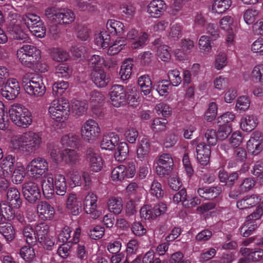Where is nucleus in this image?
Segmentation results:
<instances>
[{
    "label": "nucleus",
    "mask_w": 263,
    "mask_h": 263,
    "mask_svg": "<svg viewBox=\"0 0 263 263\" xmlns=\"http://www.w3.org/2000/svg\"><path fill=\"white\" fill-rule=\"evenodd\" d=\"M43 193L47 199H51L54 191L57 195H64L67 190V183L65 176L60 173L53 175L50 173L44 177L41 182Z\"/></svg>",
    "instance_id": "1"
},
{
    "label": "nucleus",
    "mask_w": 263,
    "mask_h": 263,
    "mask_svg": "<svg viewBox=\"0 0 263 263\" xmlns=\"http://www.w3.org/2000/svg\"><path fill=\"white\" fill-rule=\"evenodd\" d=\"M48 111L53 120L59 123L64 122L70 115L69 103L65 98L55 99L49 104Z\"/></svg>",
    "instance_id": "2"
},
{
    "label": "nucleus",
    "mask_w": 263,
    "mask_h": 263,
    "mask_svg": "<svg viewBox=\"0 0 263 263\" xmlns=\"http://www.w3.org/2000/svg\"><path fill=\"white\" fill-rule=\"evenodd\" d=\"M9 117L16 126L27 128L32 123V116L29 109L20 104H13L9 109Z\"/></svg>",
    "instance_id": "3"
},
{
    "label": "nucleus",
    "mask_w": 263,
    "mask_h": 263,
    "mask_svg": "<svg viewBox=\"0 0 263 263\" xmlns=\"http://www.w3.org/2000/svg\"><path fill=\"white\" fill-rule=\"evenodd\" d=\"M22 85L25 92L30 96L42 97L46 92V87L43 78L32 77L30 73L26 74L22 78Z\"/></svg>",
    "instance_id": "4"
},
{
    "label": "nucleus",
    "mask_w": 263,
    "mask_h": 263,
    "mask_svg": "<svg viewBox=\"0 0 263 263\" xmlns=\"http://www.w3.org/2000/svg\"><path fill=\"white\" fill-rule=\"evenodd\" d=\"M17 57L24 66L31 68L41 58V51L31 45H24L17 51Z\"/></svg>",
    "instance_id": "5"
},
{
    "label": "nucleus",
    "mask_w": 263,
    "mask_h": 263,
    "mask_svg": "<svg viewBox=\"0 0 263 263\" xmlns=\"http://www.w3.org/2000/svg\"><path fill=\"white\" fill-rule=\"evenodd\" d=\"M45 15L51 22L60 24H69L75 19L74 13L71 10L56 7L46 9Z\"/></svg>",
    "instance_id": "6"
},
{
    "label": "nucleus",
    "mask_w": 263,
    "mask_h": 263,
    "mask_svg": "<svg viewBox=\"0 0 263 263\" xmlns=\"http://www.w3.org/2000/svg\"><path fill=\"white\" fill-rule=\"evenodd\" d=\"M26 170L30 177L38 179L48 171L49 164L45 158L37 157L27 164Z\"/></svg>",
    "instance_id": "7"
},
{
    "label": "nucleus",
    "mask_w": 263,
    "mask_h": 263,
    "mask_svg": "<svg viewBox=\"0 0 263 263\" xmlns=\"http://www.w3.org/2000/svg\"><path fill=\"white\" fill-rule=\"evenodd\" d=\"M101 128L98 122L93 119H88L82 125L81 135L82 139L88 142H93L99 137Z\"/></svg>",
    "instance_id": "8"
},
{
    "label": "nucleus",
    "mask_w": 263,
    "mask_h": 263,
    "mask_svg": "<svg viewBox=\"0 0 263 263\" xmlns=\"http://www.w3.org/2000/svg\"><path fill=\"white\" fill-rule=\"evenodd\" d=\"M135 174V165L133 162H131L127 166L120 165L115 167L111 172V178L115 181H121L126 178H133Z\"/></svg>",
    "instance_id": "9"
},
{
    "label": "nucleus",
    "mask_w": 263,
    "mask_h": 263,
    "mask_svg": "<svg viewBox=\"0 0 263 263\" xmlns=\"http://www.w3.org/2000/svg\"><path fill=\"white\" fill-rule=\"evenodd\" d=\"M26 141V154L35 152L41 146L42 143V134L33 131L24 133Z\"/></svg>",
    "instance_id": "10"
},
{
    "label": "nucleus",
    "mask_w": 263,
    "mask_h": 263,
    "mask_svg": "<svg viewBox=\"0 0 263 263\" xmlns=\"http://www.w3.org/2000/svg\"><path fill=\"white\" fill-rule=\"evenodd\" d=\"M123 86L121 85H115L111 89L109 93L110 102L112 105L116 107H119L126 104L127 100V93Z\"/></svg>",
    "instance_id": "11"
},
{
    "label": "nucleus",
    "mask_w": 263,
    "mask_h": 263,
    "mask_svg": "<svg viewBox=\"0 0 263 263\" xmlns=\"http://www.w3.org/2000/svg\"><path fill=\"white\" fill-rule=\"evenodd\" d=\"M173 164V160L171 156L168 154H163L157 160L156 173L159 176L167 175L172 170Z\"/></svg>",
    "instance_id": "12"
},
{
    "label": "nucleus",
    "mask_w": 263,
    "mask_h": 263,
    "mask_svg": "<svg viewBox=\"0 0 263 263\" xmlns=\"http://www.w3.org/2000/svg\"><path fill=\"white\" fill-rule=\"evenodd\" d=\"M247 148L252 155L256 156L263 149V139L262 134L255 131L251 134L250 139L247 142Z\"/></svg>",
    "instance_id": "13"
},
{
    "label": "nucleus",
    "mask_w": 263,
    "mask_h": 263,
    "mask_svg": "<svg viewBox=\"0 0 263 263\" xmlns=\"http://www.w3.org/2000/svg\"><path fill=\"white\" fill-rule=\"evenodd\" d=\"M23 193L25 199L30 203H34L41 197V191L38 184L29 181L23 185Z\"/></svg>",
    "instance_id": "14"
},
{
    "label": "nucleus",
    "mask_w": 263,
    "mask_h": 263,
    "mask_svg": "<svg viewBox=\"0 0 263 263\" xmlns=\"http://www.w3.org/2000/svg\"><path fill=\"white\" fill-rule=\"evenodd\" d=\"M20 87L17 80L12 78L7 80L1 89L3 97L9 100L14 99L19 94Z\"/></svg>",
    "instance_id": "15"
},
{
    "label": "nucleus",
    "mask_w": 263,
    "mask_h": 263,
    "mask_svg": "<svg viewBox=\"0 0 263 263\" xmlns=\"http://www.w3.org/2000/svg\"><path fill=\"white\" fill-rule=\"evenodd\" d=\"M97 197L93 193H89L83 201L84 209L93 219H97L101 215V212L96 210Z\"/></svg>",
    "instance_id": "16"
},
{
    "label": "nucleus",
    "mask_w": 263,
    "mask_h": 263,
    "mask_svg": "<svg viewBox=\"0 0 263 263\" xmlns=\"http://www.w3.org/2000/svg\"><path fill=\"white\" fill-rule=\"evenodd\" d=\"M86 158L93 172H98L102 168V158L96 150L91 148H88L86 153Z\"/></svg>",
    "instance_id": "17"
},
{
    "label": "nucleus",
    "mask_w": 263,
    "mask_h": 263,
    "mask_svg": "<svg viewBox=\"0 0 263 263\" xmlns=\"http://www.w3.org/2000/svg\"><path fill=\"white\" fill-rule=\"evenodd\" d=\"M7 29L14 40L20 41L22 42H29L30 40L29 37L17 22H11L8 25Z\"/></svg>",
    "instance_id": "18"
},
{
    "label": "nucleus",
    "mask_w": 263,
    "mask_h": 263,
    "mask_svg": "<svg viewBox=\"0 0 263 263\" xmlns=\"http://www.w3.org/2000/svg\"><path fill=\"white\" fill-rule=\"evenodd\" d=\"M166 9V5L163 0H153L147 6L146 11L153 17H158L162 15Z\"/></svg>",
    "instance_id": "19"
},
{
    "label": "nucleus",
    "mask_w": 263,
    "mask_h": 263,
    "mask_svg": "<svg viewBox=\"0 0 263 263\" xmlns=\"http://www.w3.org/2000/svg\"><path fill=\"white\" fill-rule=\"evenodd\" d=\"M26 141L24 133L22 134L13 135L10 139L9 147L14 153L26 154Z\"/></svg>",
    "instance_id": "20"
},
{
    "label": "nucleus",
    "mask_w": 263,
    "mask_h": 263,
    "mask_svg": "<svg viewBox=\"0 0 263 263\" xmlns=\"http://www.w3.org/2000/svg\"><path fill=\"white\" fill-rule=\"evenodd\" d=\"M71 229L67 226H65L61 231L58 235V240L63 243L68 242L70 243H77L79 241V237L81 234V229L77 228L74 232L73 237L70 238Z\"/></svg>",
    "instance_id": "21"
},
{
    "label": "nucleus",
    "mask_w": 263,
    "mask_h": 263,
    "mask_svg": "<svg viewBox=\"0 0 263 263\" xmlns=\"http://www.w3.org/2000/svg\"><path fill=\"white\" fill-rule=\"evenodd\" d=\"M91 79L95 85L99 88L106 87L110 82V77L103 69L91 72Z\"/></svg>",
    "instance_id": "22"
},
{
    "label": "nucleus",
    "mask_w": 263,
    "mask_h": 263,
    "mask_svg": "<svg viewBox=\"0 0 263 263\" xmlns=\"http://www.w3.org/2000/svg\"><path fill=\"white\" fill-rule=\"evenodd\" d=\"M240 252L243 256V258L241 259H245L246 263L247 261L256 262L263 259V250L261 249L253 250L250 248H242L240 249Z\"/></svg>",
    "instance_id": "23"
},
{
    "label": "nucleus",
    "mask_w": 263,
    "mask_h": 263,
    "mask_svg": "<svg viewBox=\"0 0 263 263\" xmlns=\"http://www.w3.org/2000/svg\"><path fill=\"white\" fill-rule=\"evenodd\" d=\"M36 209L39 217L43 220L51 219L54 214L53 207L45 201L40 202Z\"/></svg>",
    "instance_id": "24"
},
{
    "label": "nucleus",
    "mask_w": 263,
    "mask_h": 263,
    "mask_svg": "<svg viewBox=\"0 0 263 263\" xmlns=\"http://www.w3.org/2000/svg\"><path fill=\"white\" fill-rule=\"evenodd\" d=\"M66 208L73 215L76 216L80 214L81 211V202L76 195L71 193L68 195Z\"/></svg>",
    "instance_id": "25"
},
{
    "label": "nucleus",
    "mask_w": 263,
    "mask_h": 263,
    "mask_svg": "<svg viewBox=\"0 0 263 263\" xmlns=\"http://www.w3.org/2000/svg\"><path fill=\"white\" fill-rule=\"evenodd\" d=\"M119 141V136L114 133L104 136L101 143V147L103 149L111 151L118 144Z\"/></svg>",
    "instance_id": "26"
},
{
    "label": "nucleus",
    "mask_w": 263,
    "mask_h": 263,
    "mask_svg": "<svg viewBox=\"0 0 263 263\" xmlns=\"http://www.w3.org/2000/svg\"><path fill=\"white\" fill-rule=\"evenodd\" d=\"M258 124V120L254 115H247L243 117L240 121V127L246 132L253 130Z\"/></svg>",
    "instance_id": "27"
},
{
    "label": "nucleus",
    "mask_w": 263,
    "mask_h": 263,
    "mask_svg": "<svg viewBox=\"0 0 263 263\" xmlns=\"http://www.w3.org/2000/svg\"><path fill=\"white\" fill-rule=\"evenodd\" d=\"M15 162V157L9 155L7 156L1 162V167L4 177L9 176L14 170Z\"/></svg>",
    "instance_id": "28"
},
{
    "label": "nucleus",
    "mask_w": 263,
    "mask_h": 263,
    "mask_svg": "<svg viewBox=\"0 0 263 263\" xmlns=\"http://www.w3.org/2000/svg\"><path fill=\"white\" fill-rule=\"evenodd\" d=\"M199 195L206 200H211L217 197L221 193L220 186L211 187L208 189L199 188L197 190Z\"/></svg>",
    "instance_id": "29"
},
{
    "label": "nucleus",
    "mask_w": 263,
    "mask_h": 263,
    "mask_svg": "<svg viewBox=\"0 0 263 263\" xmlns=\"http://www.w3.org/2000/svg\"><path fill=\"white\" fill-rule=\"evenodd\" d=\"M78 141V136L73 133H68L61 136L60 143L63 147L73 148L77 145Z\"/></svg>",
    "instance_id": "30"
},
{
    "label": "nucleus",
    "mask_w": 263,
    "mask_h": 263,
    "mask_svg": "<svg viewBox=\"0 0 263 263\" xmlns=\"http://www.w3.org/2000/svg\"><path fill=\"white\" fill-rule=\"evenodd\" d=\"M150 152V143L149 140L143 138L140 142L137 149V158L141 161L145 160L148 156Z\"/></svg>",
    "instance_id": "31"
},
{
    "label": "nucleus",
    "mask_w": 263,
    "mask_h": 263,
    "mask_svg": "<svg viewBox=\"0 0 263 263\" xmlns=\"http://www.w3.org/2000/svg\"><path fill=\"white\" fill-rule=\"evenodd\" d=\"M106 29L112 35H121L124 32V26L120 21L109 20L106 23Z\"/></svg>",
    "instance_id": "32"
},
{
    "label": "nucleus",
    "mask_w": 263,
    "mask_h": 263,
    "mask_svg": "<svg viewBox=\"0 0 263 263\" xmlns=\"http://www.w3.org/2000/svg\"><path fill=\"white\" fill-rule=\"evenodd\" d=\"M7 200L11 206L14 208L18 209L22 204L20 198V193L16 188H10L7 192Z\"/></svg>",
    "instance_id": "33"
},
{
    "label": "nucleus",
    "mask_w": 263,
    "mask_h": 263,
    "mask_svg": "<svg viewBox=\"0 0 263 263\" xmlns=\"http://www.w3.org/2000/svg\"><path fill=\"white\" fill-rule=\"evenodd\" d=\"M260 13V11L255 8L251 7L246 9L243 14L245 22L248 25H253Z\"/></svg>",
    "instance_id": "34"
},
{
    "label": "nucleus",
    "mask_w": 263,
    "mask_h": 263,
    "mask_svg": "<svg viewBox=\"0 0 263 263\" xmlns=\"http://www.w3.org/2000/svg\"><path fill=\"white\" fill-rule=\"evenodd\" d=\"M108 210L115 214H119L122 211L123 202L121 198L111 197L107 202Z\"/></svg>",
    "instance_id": "35"
},
{
    "label": "nucleus",
    "mask_w": 263,
    "mask_h": 263,
    "mask_svg": "<svg viewBox=\"0 0 263 263\" xmlns=\"http://www.w3.org/2000/svg\"><path fill=\"white\" fill-rule=\"evenodd\" d=\"M110 35L105 30L101 31L96 35L95 44L100 47L106 48L109 47L110 42Z\"/></svg>",
    "instance_id": "36"
},
{
    "label": "nucleus",
    "mask_w": 263,
    "mask_h": 263,
    "mask_svg": "<svg viewBox=\"0 0 263 263\" xmlns=\"http://www.w3.org/2000/svg\"><path fill=\"white\" fill-rule=\"evenodd\" d=\"M72 110L78 117L82 116L86 112L88 103L86 100H73L72 102Z\"/></svg>",
    "instance_id": "37"
},
{
    "label": "nucleus",
    "mask_w": 263,
    "mask_h": 263,
    "mask_svg": "<svg viewBox=\"0 0 263 263\" xmlns=\"http://www.w3.org/2000/svg\"><path fill=\"white\" fill-rule=\"evenodd\" d=\"M212 40L206 35L201 36L199 39L198 46L200 52L203 54L210 53L212 49Z\"/></svg>",
    "instance_id": "38"
},
{
    "label": "nucleus",
    "mask_w": 263,
    "mask_h": 263,
    "mask_svg": "<svg viewBox=\"0 0 263 263\" xmlns=\"http://www.w3.org/2000/svg\"><path fill=\"white\" fill-rule=\"evenodd\" d=\"M138 85L141 88V91L145 96L151 92L152 83L149 77L147 75H143L138 79Z\"/></svg>",
    "instance_id": "39"
},
{
    "label": "nucleus",
    "mask_w": 263,
    "mask_h": 263,
    "mask_svg": "<svg viewBox=\"0 0 263 263\" xmlns=\"http://www.w3.org/2000/svg\"><path fill=\"white\" fill-rule=\"evenodd\" d=\"M133 66V63L131 59H127L124 61L119 73L122 80H126L130 78Z\"/></svg>",
    "instance_id": "40"
},
{
    "label": "nucleus",
    "mask_w": 263,
    "mask_h": 263,
    "mask_svg": "<svg viewBox=\"0 0 263 263\" xmlns=\"http://www.w3.org/2000/svg\"><path fill=\"white\" fill-rule=\"evenodd\" d=\"M104 62L105 60L103 57L94 54L88 59V67L91 70V71L95 70H102Z\"/></svg>",
    "instance_id": "41"
},
{
    "label": "nucleus",
    "mask_w": 263,
    "mask_h": 263,
    "mask_svg": "<svg viewBox=\"0 0 263 263\" xmlns=\"http://www.w3.org/2000/svg\"><path fill=\"white\" fill-rule=\"evenodd\" d=\"M49 227L44 222L37 224L35 228V233L39 241H43L45 237L48 235Z\"/></svg>",
    "instance_id": "42"
},
{
    "label": "nucleus",
    "mask_w": 263,
    "mask_h": 263,
    "mask_svg": "<svg viewBox=\"0 0 263 263\" xmlns=\"http://www.w3.org/2000/svg\"><path fill=\"white\" fill-rule=\"evenodd\" d=\"M0 233L7 241L12 240L15 237V231L10 223H2L0 224Z\"/></svg>",
    "instance_id": "43"
},
{
    "label": "nucleus",
    "mask_w": 263,
    "mask_h": 263,
    "mask_svg": "<svg viewBox=\"0 0 263 263\" xmlns=\"http://www.w3.org/2000/svg\"><path fill=\"white\" fill-rule=\"evenodd\" d=\"M80 160V156L78 153L70 148H66L64 150V161L67 164H77Z\"/></svg>",
    "instance_id": "44"
},
{
    "label": "nucleus",
    "mask_w": 263,
    "mask_h": 263,
    "mask_svg": "<svg viewBox=\"0 0 263 263\" xmlns=\"http://www.w3.org/2000/svg\"><path fill=\"white\" fill-rule=\"evenodd\" d=\"M22 22L24 23L28 29L31 28L42 22L40 17L33 13H27L22 16Z\"/></svg>",
    "instance_id": "45"
},
{
    "label": "nucleus",
    "mask_w": 263,
    "mask_h": 263,
    "mask_svg": "<svg viewBox=\"0 0 263 263\" xmlns=\"http://www.w3.org/2000/svg\"><path fill=\"white\" fill-rule=\"evenodd\" d=\"M69 87V84L64 81H59L53 83L52 85V94L55 97L62 96Z\"/></svg>",
    "instance_id": "46"
},
{
    "label": "nucleus",
    "mask_w": 263,
    "mask_h": 263,
    "mask_svg": "<svg viewBox=\"0 0 263 263\" xmlns=\"http://www.w3.org/2000/svg\"><path fill=\"white\" fill-rule=\"evenodd\" d=\"M50 158L53 162L59 163L64 160V150L61 151L57 146L53 145L49 148Z\"/></svg>",
    "instance_id": "47"
},
{
    "label": "nucleus",
    "mask_w": 263,
    "mask_h": 263,
    "mask_svg": "<svg viewBox=\"0 0 263 263\" xmlns=\"http://www.w3.org/2000/svg\"><path fill=\"white\" fill-rule=\"evenodd\" d=\"M231 0H214L212 10L218 13H221L229 8L231 5Z\"/></svg>",
    "instance_id": "48"
},
{
    "label": "nucleus",
    "mask_w": 263,
    "mask_h": 263,
    "mask_svg": "<svg viewBox=\"0 0 263 263\" xmlns=\"http://www.w3.org/2000/svg\"><path fill=\"white\" fill-rule=\"evenodd\" d=\"M251 77L253 80L263 86V64L256 65L252 69Z\"/></svg>",
    "instance_id": "49"
},
{
    "label": "nucleus",
    "mask_w": 263,
    "mask_h": 263,
    "mask_svg": "<svg viewBox=\"0 0 263 263\" xmlns=\"http://www.w3.org/2000/svg\"><path fill=\"white\" fill-rule=\"evenodd\" d=\"M148 40V34L144 31H141L140 35L129 45L132 49L142 48Z\"/></svg>",
    "instance_id": "50"
},
{
    "label": "nucleus",
    "mask_w": 263,
    "mask_h": 263,
    "mask_svg": "<svg viewBox=\"0 0 263 263\" xmlns=\"http://www.w3.org/2000/svg\"><path fill=\"white\" fill-rule=\"evenodd\" d=\"M51 56L52 59L58 62H64L69 58V54L66 51L60 49H53L51 52Z\"/></svg>",
    "instance_id": "51"
},
{
    "label": "nucleus",
    "mask_w": 263,
    "mask_h": 263,
    "mask_svg": "<svg viewBox=\"0 0 263 263\" xmlns=\"http://www.w3.org/2000/svg\"><path fill=\"white\" fill-rule=\"evenodd\" d=\"M250 99L248 96L239 97L236 101L235 110L239 112H243L248 110L250 105Z\"/></svg>",
    "instance_id": "52"
},
{
    "label": "nucleus",
    "mask_w": 263,
    "mask_h": 263,
    "mask_svg": "<svg viewBox=\"0 0 263 263\" xmlns=\"http://www.w3.org/2000/svg\"><path fill=\"white\" fill-rule=\"evenodd\" d=\"M128 147L126 142L120 143L117 148V151L115 153V158L118 161H121L125 159L128 155Z\"/></svg>",
    "instance_id": "53"
},
{
    "label": "nucleus",
    "mask_w": 263,
    "mask_h": 263,
    "mask_svg": "<svg viewBox=\"0 0 263 263\" xmlns=\"http://www.w3.org/2000/svg\"><path fill=\"white\" fill-rule=\"evenodd\" d=\"M228 64L227 55L224 52H220L216 56L214 61V67L217 70H220Z\"/></svg>",
    "instance_id": "54"
},
{
    "label": "nucleus",
    "mask_w": 263,
    "mask_h": 263,
    "mask_svg": "<svg viewBox=\"0 0 263 263\" xmlns=\"http://www.w3.org/2000/svg\"><path fill=\"white\" fill-rule=\"evenodd\" d=\"M205 33L212 41H214L220 37L219 30L213 23H208L205 26Z\"/></svg>",
    "instance_id": "55"
},
{
    "label": "nucleus",
    "mask_w": 263,
    "mask_h": 263,
    "mask_svg": "<svg viewBox=\"0 0 263 263\" xmlns=\"http://www.w3.org/2000/svg\"><path fill=\"white\" fill-rule=\"evenodd\" d=\"M26 168L22 165L16 166L12 176V179L15 184L20 183L25 176V171Z\"/></svg>",
    "instance_id": "56"
},
{
    "label": "nucleus",
    "mask_w": 263,
    "mask_h": 263,
    "mask_svg": "<svg viewBox=\"0 0 263 263\" xmlns=\"http://www.w3.org/2000/svg\"><path fill=\"white\" fill-rule=\"evenodd\" d=\"M257 228L256 222L247 221L246 220L245 224L240 229L241 234L243 237H248L251 235Z\"/></svg>",
    "instance_id": "57"
},
{
    "label": "nucleus",
    "mask_w": 263,
    "mask_h": 263,
    "mask_svg": "<svg viewBox=\"0 0 263 263\" xmlns=\"http://www.w3.org/2000/svg\"><path fill=\"white\" fill-rule=\"evenodd\" d=\"M168 81L173 86H178L182 82L180 71L177 69L170 70L168 71Z\"/></svg>",
    "instance_id": "58"
},
{
    "label": "nucleus",
    "mask_w": 263,
    "mask_h": 263,
    "mask_svg": "<svg viewBox=\"0 0 263 263\" xmlns=\"http://www.w3.org/2000/svg\"><path fill=\"white\" fill-rule=\"evenodd\" d=\"M24 237L29 245H33L36 241V237L34 230L30 226H26L23 231Z\"/></svg>",
    "instance_id": "59"
},
{
    "label": "nucleus",
    "mask_w": 263,
    "mask_h": 263,
    "mask_svg": "<svg viewBox=\"0 0 263 263\" xmlns=\"http://www.w3.org/2000/svg\"><path fill=\"white\" fill-rule=\"evenodd\" d=\"M55 71L59 77L67 78L72 72L71 68L65 63L60 64L55 67Z\"/></svg>",
    "instance_id": "60"
},
{
    "label": "nucleus",
    "mask_w": 263,
    "mask_h": 263,
    "mask_svg": "<svg viewBox=\"0 0 263 263\" xmlns=\"http://www.w3.org/2000/svg\"><path fill=\"white\" fill-rule=\"evenodd\" d=\"M21 256L26 261H31L35 257L34 249L30 246L22 247L20 251Z\"/></svg>",
    "instance_id": "61"
},
{
    "label": "nucleus",
    "mask_w": 263,
    "mask_h": 263,
    "mask_svg": "<svg viewBox=\"0 0 263 263\" xmlns=\"http://www.w3.org/2000/svg\"><path fill=\"white\" fill-rule=\"evenodd\" d=\"M229 84V79L223 76L216 77L213 80L214 87L218 90H221L225 89Z\"/></svg>",
    "instance_id": "62"
},
{
    "label": "nucleus",
    "mask_w": 263,
    "mask_h": 263,
    "mask_svg": "<svg viewBox=\"0 0 263 263\" xmlns=\"http://www.w3.org/2000/svg\"><path fill=\"white\" fill-rule=\"evenodd\" d=\"M219 127L216 132L218 140H223L226 139L232 131L230 124L222 125L219 124Z\"/></svg>",
    "instance_id": "63"
},
{
    "label": "nucleus",
    "mask_w": 263,
    "mask_h": 263,
    "mask_svg": "<svg viewBox=\"0 0 263 263\" xmlns=\"http://www.w3.org/2000/svg\"><path fill=\"white\" fill-rule=\"evenodd\" d=\"M120 10L123 15L126 17L133 16L135 12V8L130 3H125L120 5Z\"/></svg>",
    "instance_id": "64"
}]
</instances>
